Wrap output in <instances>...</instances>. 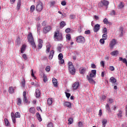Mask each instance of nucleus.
<instances>
[{
	"instance_id": "e433bc0d",
	"label": "nucleus",
	"mask_w": 127,
	"mask_h": 127,
	"mask_svg": "<svg viewBox=\"0 0 127 127\" xmlns=\"http://www.w3.org/2000/svg\"><path fill=\"white\" fill-rule=\"evenodd\" d=\"M66 39L68 41H70L71 40V35L70 34H67L66 35Z\"/></svg>"
},
{
	"instance_id": "4c0bfd02",
	"label": "nucleus",
	"mask_w": 127,
	"mask_h": 127,
	"mask_svg": "<svg viewBox=\"0 0 127 127\" xmlns=\"http://www.w3.org/2000/svg\"><path fill=\"white\" fill-rule=\"evenodd\" d=\"M68 125H72V124H73V119L72 118H70L68 119Z\"/></svg>"
},
{
	"instance_id": "1a4fd4ad",
	"label": "nucleus",
	"mask_w": 127,
	"mask_h": 127,
	"mask_svg": "<svg viewBox=\"0 0 127 127\" xmlns=\"http://www.w3.org/2000/svg\"><path fill=\"white\" fill-rule=\"evenodd\" d=\"M101 27V25L99 24H96L94 26V28L93 29L94 32H98L100 30V28Z\"/></svg>"
},
{
	"instance_id": "9d476101",
	"label": "nucleus",
	"mask_w": 127,
	"mask_h": 127,
	"mask_svg": "<svg viewBox=\"0 0 127 127\" xmlns=\"http://www.w3.org/2000/svg\"><path fill=\"white\" fill-rule=\"evenodd\" d=\"M79 87H80V84L79 83V82H76L72 85L73 90H77Z\"/></svg>"
},
{
	"instance_id": "6e6552de",
	"label": "nucleus",
	"mask_w": 127,
	"mask_h": 127,
	"mask_svg": "<svg viewBox=\"0 0 127 127\" xmlns=\"http://www.w3.org/2000/svg\"><path fill=\"white\" fill-rule=\"evenodd\" d=\"M116 44H117V41L116 40V39H113L111 41H110V43L109 44V47H110L111 49H114V47Z\"/></svg>"
},
{
	"instance_id": "6ab92c4d",
	"label": "nucleus",
	"mask_w": 127,
	"mask_h": 127,
	"mask_svg": "<svg viewBox=\"0 0 127 127\" xmlns=\"http://www.w3.org/2000/svg\"><path fill=\"white\" fill-rule=\"evenodd\" d=\"M36 98H39L40 97L41 93L40 90L38 89H36L35 91Z\"/></svg>"
},
{
	"instance_id": "ea45409f",
	"label": "nucleus",
	"mask_w": 127,
	"mask_h": 127,
	"mask_svg": "<svg viewBox=\"0 0 127 127\" xmlns=\"http://www.w3.org/2000/svg\"><path fill=\"white\" fill-rule=\"evenodd\" d=\"M102 38L105 40H107V39L108 38V35H107V34H104L102 35Z\"/></svg>"
},
{
	"instance_id": "5fc2aeb1",
	"label": "nucleus",
	"mask_w": 127,
	"mask_h": 127,
	"mask_svg": "<svg viewBox=\"0 0 127 127\" xmlns=\"http://www.w3.org/2000/svg\"><path fill=\"white\" fill-rule=\"evenodd\" d=\"M100 43H102V44H105V39H101L100 40Z\"/></svg>"
},
{
	"instance_id": "052dcab7",
	"label": "nucleus",
	"mask_w": 127,
	"mask_h": 127,
	"mask_svg": "<svg viewBox=\"0 0 127 127\" xmlns=\"http://www.w3.org/2000/svg\"><path fill=\"white\" fill-rule=\"evenodd\" d=\"M100 64H101V66L102 67H103V68H104V67H105V62L104 61H101L100 62Z\"/></svg>"
},
{
	"instance_id": "6e6d98bb",
	"label": "nucleus",
	"mask_w": 127,
	"mask_h": 127,
	"mask_svg": "<svg viewBox=\"0 0 127 127\" xmlns=\"http://www.w3.org/2000/svg\"><path fill=\"white\" fill-rule=\"evenodd\" d=\"M23 101L24 102H25V103H28V100H27V98L26 97V96L24 97Z\"/></svg>"
},
{
	"instance_id": "412c9836",
	"label": "nucleus",
	"mask_w": 127,
	"mask_h": 127,
	"mask_svg": "<svg viewBox=\"0 0 127 127\" xmlns=\"http://www.w3.org/2000/svg\"><path fill=\"white\" fill-rule=\"evenodd\" d=\"M16 101H17V105L18 106H21V104L22 103V100H21V98H17L16 99Z\"/></svg>"
},
{
	"instance_id": "b1692460",
	"label": "nucleus",
	"mask_w": 127,
	"mask_h": 127,
	"mask_svg": "<svg viewBox=\"0 0 127 127\" xmlns=\"http://www.w3.org/2000/svg\"><path fill=\"white\" fill-rule=\"evenodd\" d=\"M29 112L31 114L34 115V114H35V109L34 108V107H31L29 110Z\"/></svg>"
},
{
	"instance_id": "a18cd8bd",
	"label": "nucleus",
	"mask_w": 127,
	"mask_h": 127,
	"mask_svg": "<svg viewBox=\"0 0 127 127\" xmlns=\"http://www.w3.org/2000/svg\"><path fill=\"white\" fill-rule=\"evenodd\" d=\"M59 60L60 59H63V54H60L58 56Z\"/></svg>"
},
{
	"instance_id": "58836bf2",
	"label": "nucleus",
	"mask_w": 127,
	"mask_h": 127,
	"mask_svg": "<svg viewBox=\"0 0 127 127\" xmlns=\"http://www.w3.org/2000/svg\"><path fill=\"white\" fill-rule=\"evenodd\" d=\"M124 2H121L120 3H119V5H118V7L119 8H123V7H124Z\"/></svg>"
},
{
	"instance_id": "ddd939ff",
	"label": "nucleus",
	"mask_w": 127,
	"mask_h": 127,
	"mask_svg": "<svg viewBox=\"0 0 127 127\" xmlns=\"http://www.w3.org/2000/svg\"><path fill=\"white\" fill-rule=\"evenodd\" d=\"M42 43H43V41H42L41 39H40L39 40V44L38 45V49H41V48H42V46H43Z\"/></svg>"
},
{
	"instance_id": "4468645a",
	"label": "nucleus",
	"mask_w": 127,
	"mask_h": 127,
	"mask_svg": "<svg viewBox=\"0 0 127 127\" xmlns=\"http://www.w3.org/2000/svg\"><path fill=\"white\" fill-rule=\"evenodd\" d=\"M53 84L54 87H58V82L55 78H53Z\"/></svg>"
},
{
	"instance_id": "a19ab883",
	"label": "nucleus",
	"mask_w": 127,
	"mask_h": 127,
	"mask_svg": "<svg viewBox=\"0 0 127 127\" xmlns=\"http://www.w3.org/2000/svg\"><path fill=\"white\" fill-rule=\"evenodd\" d=\"M43 81L45 83H46L47 82L48 79H47V77H46V75L45 74H43Z\"/></svg>"
},
{
	"instance_id": "f257e3e1",
	"label": "nucleus",
	"mask_w": 127,
	"mask_h": 127,
	"mask_svg": "<svg viewBox=\"0 0 127 127\" xmlns=\"http://www.w3.org/2000/svg\"><path fill=\"white\" fill-rule=\"evenodd\" d=\"M27 39L28 42L30 43L32 48H33V49H35V48H36V45L34 42V39L33 38V36H32V33H29L27 36Z\"/></svg>"
},
{
	"instance_id": "aec40b11",
	"label": "nucleus",
	"mask_w": 127,
	"mask_h": 127,
	"mask_svg": "<svg viewBox=\"0 0 127 127\" xmlns=\"http://www.w3.org/2000/svg\"><path fill=\"white\" fill-rule=\"evenodd\" d=\"M21 6V0H18L17 3V10L20 9Z\"/></svg>"
},
{
	"instance_id": "bf43d9fd",
	"label": "nucleus",
	"mask_w": 127,
	"mask_h": 127,
	"mask_svg": "<svg viewBox=\"0 0 127 127\" xmlns=\"http://www.w3.org/2000/svg\"><path fill=\"white\" fill-rule=\"evenodd\" d=\"M45 70H46V71H47L48 72H49V71H50V66H47L46 67Z\"/></svg>"
},
{
	"instance_id": "423d86ee",
	"label": "nucleus",
	"mask_w": 127,
	"mask_h": 127,
	"mask_svg": "<svg viewBox=\"0 0 127 127\" xmlns=\"http://www.w3.org/2000/svg\"><path fill=\"white\" fill-rule=\"evenodd\" d=\"M52 29V27L50 25H47L43 28V33L44 34H47L48 32L50 31Z\"/></svg>"
},
{
	"instance_id": "c85d7f7f",
	"label": "nucleus",
	"mask_w": 127,
	"mask_h": 127,
	"mask_svg": "<svg viewBox=\"0 0 127 127\" xmlns=\"http://www.w3.org/2000/svg\"><path fill=\"white\" fill-rule=\"evenodd\" d=\"M52 103H53L52 98H48L47 100V104L49 106H51L52 105Z\"/></svg>"
},
{
	"instance_id": "603ef678",
	"label": "nucleus",
	"mask_w": 127,
	"mask_h": 127,
	"mask_svg": "<svg viewBox=\"0 0 127 127\" xmlns=\"http://www.w3.org/2000/svg\"><path fill=\"white\" fill-rule=\"evenodd\" d=\"M109 69L110 70V71H115V67H114V66H110L109 67Z\"/></svg>"
},
{
	"instance_id": "5701e85b",
	"label": "nucleus",
	"mask_w": 127,
	"mask_h": 127,
	"mask_svg": "<svg viewBox=\"0 0 127 127\" xmlns=\"http://www.w3.org/2000/svg\"><path fill=\"white\" fill-rule=\"evenodd\" d=\"M8 92L9 94H13L14 93V89L12 86H10L8 88Z\"/></svg>"
},
{
	"instance_id": "bb28decb",
	"label": "nucleus",
	"mask_w": 127,
	"mask_h": 127,
	"mask_svg": "<svg viewBox=\"0 0 127 127\" xmlns=\"http://www.w3.org/2000/svg\"><path fill=\"white\" fill-rule=\"evenodd\" d=\"M107 123H108V120H107L106 119H104L102 121V125H103V127H106V125H107Z\"/></svg>"
},
{
	"instance_id": "9b49d317",
	"label": "nucleus",
	"mask_w": 127,
	"mask_h": 127,
	"mask_svg": "<svg viewBox=\"0 0 127 127\" xmlns=\"http://www.w3.org/2000/svg\"><path fill=\"white\" fill-rule=\"evenodd\" d=\"M86 79L88 80L90 84H94V83H95V81H94L92 77H90L89 75L86 76Z\"/></svg>"
},
{
	"instance_id": "0eeeda50",
	"label": "nucleus",
	"mask_w": 127,
	"mask_h": 127,
	"mask_svg": "<svg viewBox=\"0 0 127 127\" xmlns=\"http://www.w3.org/2000/svg\"><path fill=\"white\" fill-rule=\"evenodd\" d=\"M76 41L77 43H81V44H83V43H85V38L82 36L76 37Z\"/></svg>"
},
{
	"instance_id": "393cba45",
	"label": "nucleus",
	"mask_w": 127,
	"mask_h": 127,
	"mask_svg": "<svg viewBox=\"0 0 127 127\" xmlns=\"http://www.w3.org/2000/svg\"><path fill=\"white\" fill-rule=\"evenodd\" d=\"M110 82H111V83H112V84H115V83H117V79L113 76L110 78Z\"/></svg>"
},
{
	"instance_id": "79ce46f5",
	"label": "nucleus",
	"mask_w": 127,
	"mask_h": 127,
	"mask_svg": "<svg viewBox=\"0 0 127 127\" xmlns=\"http://www.w3.org/2000/svg\"><path fill=\"white\" fill-rule=\"evenodd\" d=\"M16 118H20V113L18 112H17L15 114Z\"/></svg>"
},
{
	"instance_id": "8fccbe9b",
	"label": "nucleus",
	"mask_w": 127,
	"mask_h": 127,
	"mask_svg": "<svg viewBox=\"0 0 127 127\" xmlns=\"http://www.w3.org/2000/svg\"><path fill=\"white\" fill-rule=\"evenodd\" d=\"M108 102L110 104H113L114 103V100L112 98H109Z\"/></svg>"
},
{
	"instance_id": "473e14b6",
	"label": "nucleus",
	"mask_w": 127,
	"mask_h": 127,
	"mask_svg": "<svg viewBox=\"0 0 127 127\" xmlns=\"http://www.w3.org/2000/svg\"><path fill=\"white\" fill-rule=\"evenodd\" d=\"M119 54V52L118 51H115L111 53V55L112 56H116Z\"/></svg>"
},
{
	"instance_id": "c9c22d12",
	"label": "nucleus",
	"mask_w": 127,
	"mask_h": 127,
	"mask_svg": "<svg viewBox=\"0 0 127 127\" xmlns=\"http://www.w3.org/2000/svg\"><path fill=\"white\" fill-rule=\"evenodd\" d=\"M123 111L121 110H119V113L117 114L118 117V118H122L123 117Z\"/></svg>"
},
{
	"instance_id": "774afa93",
	"label": "nucleus",
	"mask_w": 127,
	"mask_h": 127,
	"mask_svg": "<svg viewBox=\"0 0 127 127\" xmlns=\"http://www.w3.org/2000/svg\"><path fill=\"white\" fill-rule=\"evenodd\" d=\"M102 114L103 113H102V110H100L99 111V116H100V117H102Z\"/></svg>"
},
{
	"instance_id": "dca6fc26",
	"label": "nucleus",
	"mask_w": 127,
	"mask_h": 127,
	"mask_svg": "<svg viewBox=\"0 0 127 127\" xmlns=\"http://www.w3.org/2000/svg\"><path fill=\"white\" fill-rule=\"evenodd\" d=\"M11 119L13 123H14V124H15V122H16L15 118H16V117H15V114H14L13 112H11Z\"/></svg>"
},
{
	"instance_id": "f3484780",
	"label": "nucleus",
	"mask_w": 127,
	"mask_h": 127,
	"mask_svg": "<svg viewBox=\"0 0 127 127\" xmlns=\"http://www.w3.org/2000/svg\"><path fill=\"white\" fill-rule=\"evenodd\" d=\"M103 22L104 24H109V25H112L113 24L112 22L109 21V20L107 18H104Z\"/></svg>"
},
{
	"instance_id": "2eb2a0df",
	"label": "nucleus",
	"mask_w": 127,
	"mask_h": 127,
	"mask_svg": "<svg viewBox=\"0 0 127 127\" xmlns=\"http://www.w3.org/2000/svg\"><path fill=\"white\" fill-rule=\"evenodd\" d=\"M54 55V50H51L50 52V55L49 56V59L50 60H52V58H53Z\"/></svg>"
},
{
	"instance_id": "20e7f679",
	"label": "nucleus",
	"mask_w": 127,
	"mask_h": 127,
	"mask_svg": "<svg viewBox=\"0 0 127 127\" xmlns=\"http://www.w3.org/2000/svg\"><path fill=\"white\" fill-rule=\"evenodd\" d=\"M109 1L106 0H103L98 3V7L101 8V7H103L104 5V6H108L109 5Z\"/></svg>"
},
{
	"instance_id": "cd10ccee",
	"label": "nucleus",
	"mask_w": 127,
	"mask_h": 127,
	"mask_svg": "<svg viewBox=\"0 0 127 127\" xmlns=\"http://www.w3.org/2000/svg\"><path fill=\"white\" fill-rule=\"evenodd\" d=\"M120 61H123V63L126 64V66H127V61L126 59H123L122 57L119 58Z\"/></svg>"
},
{
	"instance_id": "864d4df0",
	"label": "nucleus",
	"mask_w": 127,
	"mask_h": 127,
	"mask_svg": "<svg viewBox=\"0 0 127 127\" xmlns=\"http://www.w3.org/2000/svg\"><path fill=\"white\" fill-rule=\"evenodd\" d=\"M91 73L96 75V74L97 73V70H96V69L92 70H91Z\"/></svg>"
},
{
	"instance_id": "de8ad7c7",
	"label": "nucleus",
	"mask_w": 127,
	"mask_h": 127,
	"mask_svg": "<svg viewBox=\"0 0 127 127\" xmlns=\"http://www.w3.org/2000/svg\"><path fill=\"white\" fill-rule=\"evenodd\" d=\"M65 96L67 99H69L70 98V96H71V94L65 92Z\"/></svg>"
},
{
	"instance_id": "37998d69",
	"label": "nucleus",
	"mask_w": 127,
	"mask_h": 127,
	"mask_svg": "<svg viewBox=\"0 0 127 127\" xmlns=\"http://www.w3.org/2000/svg\"><path fill=\"white\" fill-rule=\"evenodd\" d=\"M21 84L22 87H25V79H23V80L21 81Z\"/></svg>"
},
{
	"instance_id": "7c9ffc66",
	"label": "nucleus",
	"mask_w": 127,
	"mask_h": 127,
	"mask_svg": "<svg viewBox=\"0 0 127 127\" xmlns=\"http://www.w3.org/2000/svg\"><path fill=\"white\" fill-rule=\"evenodd\" d=\"M4 122L5 126H6V127H8L9 126V122H8V120H7V119L5 118L4 119Z\"/></svg>"
},
{
	"instance_id": "a211bd4d",
	"label": "nucleus",
	"mask_w": 127,
	"mask_h": 127,
	"mask_svg": "<svg viewBox=\"0 0 127 127\" xmlns=\"http://www.w3.org/2000/svg\"><path fill=\"white\" fill-rule=\"evenodd\" d=\"M79 71L80 74H82L83 75H84V74L86 73V68H84L83 67H80Z\"/></svg>"
},
{
	"instance_id": "09e8293b",
	"label": "nucleus",
	"mask_w": 127,
	"mask_h": 127,
	"mask_svg": "<svg viewBox=\"0 0 127 127\" xmlns=\"http://www.w3.org/2000/svg\"><path fill=\"white\" fill-rule=\"evenodd\" d=\"M46 24H47V22L46 21H43V22L42 23V26H46Z\"/></svg>"
},
{
	"instance_id": "4be33fe9",
	"label": "nucleus",
	"mask_w": 127,
	"mask_h": 127,
	"mask_svg": "<svg viewBox=\"0 0 127 127\" xmlns=\"http://www.w3.org/2000/svg\"><path fill=\"white\" fill-rule=\"evenodd\" d=\"M25 49H26V45H23L21 48L20 53H23L25 51Z\"/></svg>"
},
{
	"instance_id": "f03ea898",
	"label": "nucleus",
	"mask_w": 127,
	"mask_h": 127,
	"mask_svg": "<svg viewBox=\"0 0 127 127\" xmlns=\"http://www.w3.org/2000/svg\"><path fill=\"white\" fill-rule=\"evenodd\" d=\"M54 37L56 41H61L63 40V37L62 36V33L59 32V31H56L54 33Z\"/></svg>"
},
{
	"instance_id": "c756f323",
	"label": "nucleus",
	"mask_w": 127,
	"mask_h": 127,
	"mask_svg": "<svg viewBox=\"0 0 127 127\" xmlns=\"http://www.w3.org/2000/svg\"><path fill=\"white\" fill-rule=\"evenodd\" d=\"M105 107L107 111H108L109 113H112V110H111V108L110 107V105L109 104H107Z\"/></svg>"
},
{
	"instance_id": "c03bdc74",
	"label": "nucleus",
	"mask_w": 127,
	"mask_h": 127,
	"mask_svg": "<svg viewBox=\"0 0 127 127\" xmlns=\"http://www.w3.org/2000/svg\"><path fill=\"white\" fill-rule=\"evenodd\" d=\"M37 29L38 30V31H40L41 29V25H40V24H39L37 25Z\"/></svg>"
},
{
	"instance_id": "4d7b16f0",
	"label": "nucleus",
	"mask_w": 127,
	"mask_h": 127,
	"mask_svg": "<svg viewBox=\"0 0 127 127\" xmlns=\"http://www.w3.org/2000/svg\"><path fill=\"white\" fill-rule=\"evenodd\" d=\"M84 33H85V34H91V31H90V30H88L87 31H85Z\"/></svg>"
},
{
	"instance_id": "f8f14e48",
	"label": "nucleus",
	"mask_w": 127,
	"mask_h": 127,
	"mask_svg": "<svg viewBox=\"0 0 127 127\" xmlns=\"http://www.w3.org/2000/svg\"><path fill=\"white\" fill-rule=\"evenodd\" d=\"M64 106L67 108H71L72 107V104H71V102L66 101L64 103Z\"/></svg>"
},
{
	"instance_id": "338daca9",
	"label": "nucleus",
	"mask_w": 127,
	"mask_h": 127,
	"mask_svg": "<svg viewBox=\"0 0 127 127\" xmlns=\"http://www.w3.org/2000/svg\"><path fill=\"white\" fill-rule=\"evenodd\" d=\"M59 60L60 61L61 64H64V60H63V59H60Z\"/></svg>"
},
{
	"instance_id": "3c124183",
	"label": "nucleus",
	"mask_w": 127,
	"mask_h": 127,
	"mask_svg": "<svg viewBox=\"0 0 127 127\" xmlns=\"http://www.w3.org/2000/svg\"><path fill=\"white\" fill-rule=\"evenodd\" d=\"M47 127H53V123H52V122L49 123L47 125Z\"/></svg>"
},
{
	"instance_id": "f704fd0d",
	"label": "nucleus",
	"mask_w": 127,
	"mask_h": 127,
	"mask_svg": "<svg viewBox=\"0 0 127 127\" xmlns=\"http://www.w3.org/2000/svg\"><path fill=\"white\" fill-rule=\"evenodd\" d=\"M50 48H51V45H49L47 46L46 53L50 52Z\"/></svg>"
},
{
	"instance_id": "13d9d810",
	"label": "nucleus",
	"mask_w": 127,
	"mask_h": 127,
	"mask_svg": "<svg viewBox=\"0 0 127 127\" xmlns=\"http://www.w3.org/2000/svg\"><path fill=\"white\" fill-rule=\"evenodd\" d=\"M91 67L92 68V69H96V68L97 67L96 65L94 64H91Z\"/></svg>"
},
{
	"instance_id": "72a5a7b5",
	"label": "nucleus",
	"mask_w": 127,
	"mask_h": 127,
	"mask_svg": "<svg viewBox=\"0 0 127 127\" xmlns=\"http://www.w3.org/2000/svg\"><path fill=\"white\" fill-rule=\"evenodd\" d=\"M65 25H66V23H65L64 21H63L61 22L60 26L61 28H63V27H64V26H65Z\"/></svg>"
},
{
	"instance_id": "39448f33",
	"label": "nucleus",
	"mask_w": 127,
	"mask_h": 127,
	"mask_svg": "<svg viewBox=\"0 0 127 127\" xmlns=\"http://www.w3.org/2000/svg\"><path fill=\"white\" fill-rule=\"evenodd\" d=\"M42 9H43V3L42 2H38L36 6V10L38 12H40L42 11Z\"/></svg>"
},
{
	"instance_id": "0e129e2a",
	"label": "nucleus",
	"mask_w": 127,
	"mask_h": 127,
	"mask_svg": "<svg viewBox=\"0 0 127 127\" xmlns=\"http://www.w3.org/2000/svg\"><path fill=\"white\" fill-rule=\"evenodd\" d=\"M66 1H63L61 2L62 5H63V6L66 5Z\"/></svg>"
},
{
	"instance_id": "49530a36",
	"label": "nucleus",
	"mask_w": 127,
	"mask_h": 127,
	"mask_svg": "<svg viewBox=\"0 0 127 127\" xmlns=\"http://www.w3.org/2000/svg\"><path fill=\"white\" fill-rule=\"evenodd\" d=\"M22 57H23V59H24V60H27V56H26V55L25 54H24L22 55Z\"/></svg>"
},
{
	"instance_id": "a878e982",
	"label": "nucleus",
	"mask_w": 127,
	"mask_h": 127,
	"mask_svg": "<svg viewBox=\"0 0 127 127\" xmlns=\"http://www.w3.org/2000/svg\"><path fill=\"white\" fill-rule=\"evenodd\" d=\"M36 116L38 121H39L40 122L42 121V118H41V116H40V114H39V113H37L36 114Z\"/></svg>"
},
{
	"instance_id": "2f4dec72",
	"label": "nucleus",
	"mask_w": 127,
	"mask_h": 127,
	"mask_svg": "<svg viewBox=\"0 0 127 127\" xmlns=\"http://www.w3.org/2000/svg\"><path fill=\"white\" fill-rule=\"evenodd\" d=\"M35 10V6L34 5H32L30 8V12H33Z\"/></svg>"
},
{
	"instance_id": "680f3d73",
	"label": "nucleus",
	"mask_w": 127,
	"mask_h": 127,
	"mask_svg": "<svg viewBox=\"0 0 127 127\" xmlns=\"http://www.w3.org/2000/svg\"><path fill=\"white\" fill-rule=\"evenodd\" d=\"M78 127H83V123H82L81 122H78Z\"/></svg>"
},
{
	"instance_id": "e2e57ef3",
	"label": "nucleus",
	"mask_w": 127,
	"mask_h": 127,
	"mask_svg": "<svg viewBox=\"0 0 127 127\" xmlns=\"http://www.w3.org/2000/svg\"><path fill=\"white\" fill-rule=\"evenodd\" d=\"M108 31V30L107 29V28L105 27L103 29V33L105 34H107V32Z\"/></svg>"
},
{
	"instance_id": "69168bd1",
	"label": "nucleus",
	"mask_w": 127,
	"mask_h": 127,
	"mask_svg": "<svg viewBox=\"0 0 127 127\" xmlns=\"http://www.w3.org/2000/svg\"><path fill=\"white\" fill-rule=\"evenodd\" d=\"M70 31H71V29H70V28H67L65 30L66 33H69V32H70Z\"/></svg>"
},
{
	"instance_id": "7ed1b4c3",
	"label": "nucleus",
	"mask_w": 127,
	"mask_h": 127,
	"mask_svg": "<svg viewBox=\"0 0 127 127\" xmlns=\"http://www.w3.org/2000/svg\"><path fill=\"white\" fill-rule=\"evenodd\" d=\"M68 70L71 75H74L75 73V68L72 64V63H69L68 64Z\"/></svg>"
}]
</instances>
